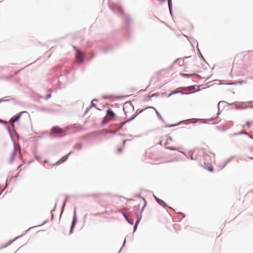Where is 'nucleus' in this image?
Masks as SVG:
<instances>
[{
    "mask_svg": "<svg viewBox=\"0 0 253 253\" xmlns=\"http://www.w3.org/2000/svg\"><path fill=\"white\" fill-rule=\"evenodd\" d=\"M73 47L76 50V61L79 64H83L85 61L90 60L95 56V54L93 52L91 51L89 53H88L86 51H84L82 52L80 49L77 48L76 46L73 45Z\"/></svg>",
    "mask_w": 253,
    "mask_h": 253,
    "instance_id": "nucleus-1",
    "label": "nucleus"
},
{
    "mask_svg": "<svg viewBox=\"0 0 253 253\" xmlns=\"http://www.w3.org/2000/svg\"><path fill=\"white\" fill-rule=\"evenodd\" d=\"M131 20V19L130 16L125 15L123 29L124 30V34L126 38H129L130 36L129 29L130 28Z\"/></svg>",
    "mask_w": 253,
    "mask_h": 253,
    "instance_id": "nucleus-2",
    "label": "nucleus"
},
{
    "mask_svg": "<svg viewBox=\"0 0 253 253\" xmlns=\"http://www.w3.org/2000/svg\"><path fill=\"white\" fill-rule=\"evenodd\" d=\"M147 108H149L154 109L158 119H160L164 124H166V122L163 119L162 115L160 114V113L158 112V111L155 107L150 106H148ZM180 122L178 124H176L166 125V127H174V126H178L179 125V124H180Z\"/></svg>",
    "mask_w": 253,
    "mask_h": 253,
    "instance_id": "nucleus-3",
    "label": "nucleus"
},
{
    "mask_svg": "<svg viewBox=\"0 0 253 253\" xmlns=\"http://www.w3.org/2000/svg\"><path fill=\"white\" fill-rule=\"evenodd\" d=\"M233 104V103L230 104L225 101H220L217 104L218 112L217 113V116L214 118H211L208 119V120L209 121H212L216 120V119L218 117V116L220 114L219 109H220V106L224 108L226 105L230 106V105H232Z\"/></svg>",
    "mask_w": 253,
    "mask_h": 253,
    "instance_id": "nucleus-4",
    "label": "nucleus"
},
{
    "mask_svg": "<svg viewBox=\"0 0 253 253\" xmlns=\"http://www.w3.org/2000/svg\"><path fill=\"white\" fill-rule=\"evenodd\" d=\"M65 130L62 129L59 126H53L51 129L50 131L52 133H59L61 134V136H65L67 134V131L68 130V128L67 127H65Z\"/></svg>",
    "mask_w": 253,
    "mask_h": 253,
    "instance_id": "nucleus-5",
    "label": "nucleus"
},
{
    "mask_svg": "<svg viewBox=\"0 0 253 253\" xmlns=\"http://www.w3.org/2000/svg\"><path fill=\"white\" fill-rule=\"evenodd\" d=\"M33 227H30L29 228H28L27 230H26L25 231L24 233H23V234H21L20 235H19V236L16 237L15 238H14V239H13L12 240H10L9 241H8V242H7L6 245H5L2 246L1 247H0V250L2 249H3L4 248H6L7 246L10 245L14 241H15L16 240L18 239V238L22 237L25 234H26L29 231H30L32 228H33Z\"/></svg>",
    "mask_w": 253,
    "mask_h": 253,
    "instance_id": "nucleus-6",
    "label": "nucleus"
},
{
    "mask_svg": "<svg viewBox=\"0 0 253 253\" xmlns=\"http://www.w3.org/2000/svg\"><path fill=\"white\" fill-rule=\"evenodd\" d=\"M23 114H27L29 115L28 112L26 111L21 112L16 114L15 116L12 117L10 119V122L11 123L17 122L19 120L20 118H21V117Z\"/></svg>",
    "mask_w": 253,
    "mask_h": 253,
    "instance_id": "nucleus-7",
    "label": "nucleus"
},
{
    "mask_svg": "<svg viewBox=\"0 0 253 253\" xmlns=\"http://www.w3.org/2000/svg\"><path fill=\"white\" fill-rule=\"evenodd\" d=\"M10 137L11 140L12 141V143H13V146H14V144H16L15 142V140H18L19 139V138H20L18 133L16 131L15 128H13L12 129V132L11 134V135H10Z\"/></svg>",
    "mask_w": 253,
    "mask_h": 253,
    "instance_id": "nucleus-8",
    "label": "nucleus"
},
{
    "mask_svg": "<svg viewBox=\"0 0 253 253\" xmlns=\"http://www.w3.org/2000/svg\"><path fill=\"white\" fill-rule=\"evenodd\" d=\"M181 76L182 77L187 78H191V77H194V76L197 79H202L204 78L202 77L200 75H199V74H197L196 73L186 74V73H182L181 74Z\"/></svg>",
    "mask_w": 253,
    "mask_h": 253,
    "instance_id": "nucleus-9",
    "label": "nucleus"
},
{
    "mask_svg": "<svg viewBox=\"0 0 253 253\" xmlns=\"http://www.w3.org/2000/svg\"><path fill=\"white\" fill-rule=\"evenodd\" d=\"M113 47L111 45H105L102 47V51L104 54H107L112 52Z\"/></svg>",
    "mask_w": 253,
    "mask_h": 253,
    "instance_id": "nucleus-10",
    "label": "nucleus"
},
{
    "mask_svg": "<svg viewBox=\"0 0 253 253\" xmlns=\"http://www.w3.org/2000/svg\"><path fill=\"white\" fill-rule=\"evenodd\" d=\"M78 221V218L76 214V209H74L72 221L71 224V227L75 228Z\"/></svg>",
    "mask_w": 253,
    "mask_h": 253,
    "instance_id": "nucleus-11",
    "label": "nucleus"
},
{
    "mask_svg": "<svg viewBox=\"0 0 253 253\" xmlns=\"http://www.w3.org/2000/svg\"><path fill=\"white\" fill-rule=\"evenodd\" d=\"M112 10L114 12L117 13L119 14H123V10L121 6H115V7L112 8Z\"/></svg>",
    "mask_w": 253,
    "mask_h": 253,
    "instance_id": "nucleus-12",
    "label": "nucleus"
},
{
    "mask_svg": "<svg viewBox=\"0 0 253 253\" xmlns=\"http://www.w3.org/2000/svg\"><path fill=\"white\" fill-rule=\"evenodd\" d=\"M154 197L155 198V201L158 204H159L164 208H166L167 206V204L163 200L159 199L155 195H154Z\"/></svg>",
    "mask_w": 253,
    "mask_h": 253,
    "instance_id": "nucleus-13",
    "label": "nucleus"
},
{
    "mask_svg": "<svg viewBox=\"0 0 253 253\" xmlns=\"http://www.w3.org/2000/svg\"><path fill=\"white\" fill-rule=\"evenodd\" d=\"M201 166L203 167H204L206 169L208 170L210 172H213V168L212 166L211 165H209L207 164L206 162H204L203 165L201 164Z\"/></svg>",
    "mask_w": 253,
    "mask_h": 253,
    "instance_id": "nucleus-14",
    "label": "nucleus"
},
{
    "mask_svg": "<svg viewBox=\"0 0 253 253\" xmlns=\"http://www.w3.org/2000/svg\"><path fill=\"white\" fill-rule=\"evenodd\" d=\"M194 152L195 151L194 150H190L188 153L189 156H187L185 152H182V153L183 155H184L187 158V159H189V158H190L191 160H194L197 159V156H196L195 158L193 157V154Z\"/></svg>",
    "mask_w": 253,
    "mask_h": 253,
    "instance_id": "nucleus-15",
    "label": "nucleus"
},
{
    "mask_svg": "<svg viewBox=\"0 0 253 253\" xmlns=\"http://www.w3.org/2000/svg\"><path fill=\"white\" fill-rule=\"evenodd\" d=\"M106 115L108 116H110L114 119L117 117V115L114 113V112L112 109L109 108H108L106 110Z\"/></svg>",
    "mask_w": 253,
    "mask_h": 253,
    "instance_id": "nucleus-16",
    "label": "nucleus"
},
{
    "mask_svg": "<svg viewBox=\"0 0 253 253\" xmlns=\"http://www.w3.org/2000/svg\"><path fill=\"white\" fill-rule=\"evenodd\" d=\"M16 152H17L16 146V144H14V149H13V152L11 155V157L9 159L10 163H13L14 159L15 154L16 153Z\"/></svg>",
    "mask_w": 253,
    "mask_h": 253,
    "instance_id": "nucleus-17",
    "label": "nucleus"
},
{
    "mask_svg": "<svg viewBox=\"0 0 253 253\" xmlns=\"http://www.w3.org/2000/svg\"><path fill=\"white\" fill-rule=\"evenodd\" d=\"M68 198H69L68 196H66L65 199H64V200L63 202V203L62 205V207H61V212H60V215L62 214V213L63 212V211H64V208H65V207L66 205V203L68 201Z\"/></svg>",
    "mask_w": 253,
    "mask_h": 253,
    "instance_id": "nucleus-18",
    "label": "nucleus"
},
{
    "mask_svg": "<svg viewBox=\"0 0 253 253\" xmlns=\"http://www.w3.org/2000/svg\"><path fill=\"white\" fill-rule=\"evenodd\" d=\"M241 134H245V135H248V133L247 132H246L245 131L242 130L238 132H235L233 134H230V136H237V135H241Z\"/></svg>",
    "mask_w": 253,
    "mask_h": 253,
    "instance_id": "nucleus-19",
    "label": "nucleus"
},
{
    "mask_svg": "<svg viewBox=\"0 0 253 253\" xmlns=\"http://www.w3.org/2000/svg\"><path fill=\"white\" fill-rule=\"evenodd\" d=\"M2 124L4 125V126L5 127V128H6V130H7V132L10 136L12 132V130L10 129L9 126L7 125L6 122H5V121H4V123H2Z\"/></svg>",
    "mask_w": 253,
    "mask_h": 253,
    "instance_id": "nucleus-20",
    "label": "nucleus"
},
{
    "mask_svg": "<svg viewBox=\"0 0 253 253\" xmlns=\"http://www.w3.org/2000/svg\"><path fill=\"white\" fill-rule=\"evenodd\" d=\"M197 91H195V92H193V93L197 92ZM181 93L182 94H190V93H192V92H191V93L181 92L180 91H175H175H173V92H172L171 93H170V94H169L168 95V97H169L171 95H172L173 94H175L176 93Z\"/></svg>",
    "mask_w": 253,
    "mask_h": 253,
    "instance_id": "nucleus-21",
    "label": "nucleus"
},
{
    "mask_svg": "<svg viewBox=\"0 0 253 253\" xmlns=\"http://www.w3.org/2000/svg\"><path fill=\"white\" fill-rule=\"evenodd\" d=\"M184 36L187 38V39L189 40L191 45L194 48V44L196 40L193 38H190V37H188L187 36Z\"/></svg>",
    "mask_w": 253,
    "mask_h": 253,
    "instance_id": "nucleus-22",
    "label": "nucleus"
},
{
    "mask_svg": "<svg viewBox=\"0 0 253 253\" xmlns=\"http://www.w3.org/2000/svg\"><path fill=\"white\" fill-rule=\"evenodd\" d=\"M140 206L139 204L133 207V211L135 214L137 213H139L138 212L140 211Z\"/></svg>",
    "mask_w": 253,
    "mask_h": 253,
    "instance_id": "nucleus-23",
    "label": "nucleus"
},
{
    "mask_svg": "<svg viewBox=\"0 0 253 253\" xmlns=\"http://www.w3.org/2000/svg\"><path fill=\"white\" fill-rule=\"evenodd\" d=\"M234 156H231V157H230L229 158H228V159H227L225 161V162H224V164L221 167V169H224L226 166L231 161V160L234 158Z\"/></svg>",
    "mask_w": 253,
    "mask_h": 253,
    "instance_id": "nucleus-24",
    "label": "nucleus"
},
{
    "mask_svg": "<svg viewBox=\"0 0 253 253\" xmlns=\"http://www.w3.org/2000/svg\"><path fill=\"white\" fill-rule=\"evenodd\" d=\"M47 112L50 113H58L60 112V110L54 109H48Z\"/></svg>",
    "mask_w": 253,
    "mask_h": 253,
    "instance_id": "nucleus-25",
    "label": "nucleus"
},
{
    "mask_svg": "<svg viewBox=\"0 0 253 253\" xmlns=\"http://www.w3.org/2000/svg\"><path fill=\"white\" fill-rule=\"evenodd\" d=\"M119 126L118 124H110L109 125V127L111 129H114V130H117V131H118L120 129H117V126Z\"/></svg>",
    "mask_w": 253,
    "mask_h": 253,
    "instance_id": "nucleus-26",
    "label": "nucleus"
},
{
    "mask_svg": "<svg viewBox=\"0 0 253 253\" xmlns=\"http://www.w3.org/2000/svg\"><path fill=\"white\" fill-rule=\"evenodd\" d=\"M74 148L80 150L82 148V144L81 143H77L74 145Z\"/></svg>",
    "mask_w": 253,
    "mask_h": 253,
    "instance_id": "nucleus-27",
    "label": "nucleus"
},
{
    "mask_svg": "<svg viewBox=\"0 0 253 253\" xmlns=\"http://www.w3.org/2000/svg\"><path fill=\"white\" fill-rule=\"evenodd\" d=\"M126 124V122H125V121L121 122L120 124H118L119 126H117V129H123L124 126Z\"/></svg>",
    "mask_w": 253,
    "mask_h": 253,
    "instance_id": "nucleus-28",
    "label": "nucleus"
},
{
    "mask_svg": "<svg viewBox=\"0 0 253 253\" xmlns=\"http://www.w3.org/2000/svg\"><path fill=\"white\" fill-rule=\"evenodd\" d=\"M249 108H253V107H249V106H242V107H239V106H235V109H237V110H243V109H247Z\"/></svg>",
    "mask_w": 253,
    "mask_h": 253,
    "instance_id": "nucleus-29",
    "label": "nucleus"
},
{
    "mask_svg": "<svg viewBox=\"0 0 253 253\" xmlns=\"http://www.w3.org/2000/svg\"><path fill=\"white\" fill-rule=\"evenodd\" d=\"M126 220L129 224H130L131 225H132L134 223V219L133 217H128L127 219H126Z\"/></svg>",
    "mask_w": 253,
    "mask_h": 253,
    "instance_id": "nucleus-30",
    "label": "nucleus"
},
{
    "mask_svg": "<svg viewBox=\"0 0 253 253\" xmlns=\"http://www.w3.org/2000/svg\"><path fill=\"white\" fill-rule=\"evenodd\" d=\"M198 52H199V57L200 58H201L204 62H205V63H208L207 62V61H206L205 59L204 58V56H203L202 54L201 53L200 49L199 48H198Z\"/></svg>",
    "mask_w": 253,
    "mask_h": 253,
    "instance_id": "nucleus-31",
    "label": "nucleus"
},
{
    "mask_svg": "<svg viewBox=\"0 0 253 253\" xmlns=\"http://www.w3.org/2000/svg\"><path fill=\"white\" fill-rule=\"evenodd\" d=\"M147 107H145L143 109H137L136 112L135 113V114H137V116H138L139 114L141 113L142 112H143L146 109H147Z\"/></svg>",
    "mask_w": 253,
    "mask_h": 253,
    "instance_id": "nucleus-32",
    "label": "nucleus"
},
{
    "mask_svg": "<svg viewBox=\"0 0 253 253\" xmlns=\"http://www.w3.org/2000/svg\"><path fill=\"white\" fill-rule=\"evenodd\" d=\"M109 122L108 121H107L105 118H104L101 122V126H103L107 124Z\"/></svg>",
    "mask_w": 253,
    "mask_h": 253,
    "instance_id": "nucleus-33",
    "label": "nucleus"
},
{
    "mask_svg": "<svg viewBox=\"0 0 253 253\" xmlns=\"http://www.w3.org/2000/svg\"><path fill=\"white\" fill-rule=\"evenodd\" d=\"M167 149H169L170 150H172V151H174V150H178L179 148H176V147H173V146H169V147H167L166 148Z\"/></svg>",
    "mask_w": 253,
    "mask_h": 253,
    "instance_id": "nucleus-34",
    "label": "nucleus"
},
{
    "mask_svg": "<svg viewBox=\"0 0 253 253\" xmlns=\"http://www.w3.org/2000/svg\"><path fill=\"white\" fill-rule=\"evenodd\" d=\"M168 7H169L170 15L172 17V19H173V15L172 13V5H171L170 6H168Z\"/></svg>",
    "mask_w": 253,
    "mask_h": 253,
    "instance_id": "nucleus-35",
    "label": "nucleus"
},
{
    "mask_svg": "<svg viewBox=\"0 0 253 253\" xmlns=\"http://www.w3.org/2000/svg\"><path fill=\"white\" fill-rule=\"evenodd\" d=\"M136 219L141 220L142 217V213H139L135 214Z\"/></svg>",
    "mask_w": 253,
    "mask_h": 253,
    "instance_id": "nucleus-36",
    "label": "nucleus"
},
{
    "mask_svg": "<svg viewBox=\"0 0 253 253\" xmlns=\"http://www.w3.org/2000/svg\"><path fill=\"white\" fill-rule=\"evenodd\" d=\"M56 203L55 204L54 207V208H53V209L50 211V214H51V219H53V212L55 210V209H56Z\"/></svg>",
    "mask_w": 253,
    "mask_h": 253,
    "instance_id": "nucleus-37",
    "label": "nucleus"
},
{
    "mask_svg": "<svg viewBox=\"0 0 253 253\" xmlns=\"http://www.w3.org/2000/svg\"><path fill=\"white\" fill-rule=\"evenodd\" d=\"M137 116V114L134 113L131 116V118L128 120V122H131V121L133 120Z\"/></svg>",
    "mask_w": 253,
    "mask_h": 253,
    "instance_id": "nucleus-38",
    "label": "nucleus"
},
{
    "mask_svg": "<svg viewBox=\"0 0 253 253\" xmlns=\"http://www.w3.org/2000/svg\"><path fill=\"white\" fill-rule=\"evenodd\" d=\"M67 160V158L66 157H64V156L62 157L61 159L59 160L60 161V163H62L65 162Z\"/></svg>",
    "mask_w": 253,
    "mask_h": 253,
    "instance_id": "nucleus-39",
    "label": "nucleus"
},
{
    "mask_svg": "<svg viewBox=\"0 0 253 253\" xmlns=\"http://www.w3.org/2000/svg\"><path fill=\"white\" fill-rule=\"evenodd\" d=\"M47 222H48V219H46V220H44L43 221V222L42 223H41V224H39V225H36V226H34L33 228H35V227H38V226H42V225H44L45 223H46Z\"/></svg>",
    "mask_w": 253,
    "mask_h": 253,
    "instance_id": "nucleus-40",
    "label": "nucleus"
},
{
    "mask_svg": "<svg viewBox=\"0 0 253 253\" xmlns=\"http://www.w3.org/2000/svg\"><path fill=\"white\" fill-rule=\"evenodd\" d=\"M43 137L42 135H40V136H33L32 138L34 139H35L36 140L39 139H42V138Z\"/></svg>",
    "mask_w": 253,
    "mask_h": 253,
    "instance_id": "nucleus-41",
    "label": "nucleus"
},
{
    "mask_svg": "<svg viewBox=\"0 0 253 253\" xmlns=\"http://www.w3.org/2000/svg\"><path fill=\"white\" fill-rule=\"evenodd\" d=\"M70 69H65L63 70L64 74L67 75L70 73Z\"/></svg>",
    "mask_w": 253,
    "mask_h": 253,
    "instance_id": "nucleus-42",
    "label": "nucleus"
},
{
    "mask_svg": "<svg viewBox=\"0 0 253 253\" xmlns=\"http://www.w3.org/2000/svg\"><path fill=\"white\" fill-rule=\"evenodd\" d=\"M9 101V99H5L4 97L1 98L0 99V103L3 102H7Z\"/></svg>",
    "mask_w": 253,
    "mask_h": 253,
    "instance_id": "nucleus-43",
    "label": "nucleus"
},
{
    "mask_svg": "<svg viewBox=\"0 0 253 253\" xmlns=\"http://www.w3.org/2000/svg\"><path fill=\"white\" fill-rule=\"evenodd\" d=\"M117 132V130H114V129H111V130H110V134H115Z\"/></svg>",
    "mask_w": 253,
    "mask_h": 253,
    "instance_id": "nucleus-44",
    "label": "nucleus"
},
{
    "mask_svg": "<svg viewBox=\"0 0 253 253\" xmlns=\"http://www.w3.org/2000/svg\"><path fill=\"white\" fill-rule=\"evenodd\" d=\"M134 196L135 197H138V198H140L141 199H142V198H143V197H142L141 196V194L140 193H136V194H134Z\"/></svg>",
    "mask_w": 253,
    "mask_h": 253,
    "instance_id": "nucleus-45",
    "label": "nucleus"
},
{
    "mask_svg": "<svg viewBox=\"0 0 253 253\" xmlns=\"http://www.w3.org/2000/svg\"><path fill=\"white\" fill-rule=\"evenodd\" d=\"M90 107H94L95 108H96L97 109L99 110V109L97 107V105L96 104L94 103L93 102H91V105H90Z\"/></svg>",
    "mask_w": 253,
    "mask_h": 253,
    "instance_id": "nucleus-46",
    "label": "nucleus"
},
{
    "mask_svg": "<svg viewBox=\"0 0 253 253\" xmlns=\"http://www.w3.org/2000/svg\"><path fill=\"white\" fill-rule=\"evenodd\" d=\"M245 126H247L248 127H250L251 126V122L250 121H247Z\"/></svg>",
    "mask_w": 253,
    "mask_h": 253,
    "instance_id": "nucleus-47",
    "label": "nucleus"
},
{
    "mask_svg": "<svg viewBox=\"0 0 253 253\" xmlns=\"http://www.w3.org/2000/svg\"><path fill=\"white\" fill-rule=\"evenodd\" d=\"M238 84L237 82H231L229 83H228L227 84L228 85H236Z\"/></svg>",
    "mask_w": 253,
    "mask_h": 253,
    "instance_id": "nucleus-48",
    "label": "nucleus"
},
{
    "mask_svg": "<svg viewBox=\"0 0 253 253\" xmlns=\"http://www.w3.org/2000/svg\"><path fill=\"white\" fill-rule=\"evenodd\" d=\"M197 86L195 85H190V86H188L187 87V88L189 89H194V88H195Z\"/></svg>",
    "mask_w": 253,
    "mask_h": 253,
    "instance_id": "nucleus-49",
    "label": "nucleus"
},
{
    "mask_svg": "<svg viewBox=\"0 0 253 253\" xmlns=\"http://www.w3.org/2000/svg\"><path fill=\"white\" fill-rule=\"evenodd\" d=\"M51 96V94L50 93H47L45 95V99L46 100L49 99Z\"/></svg>",
    "mask_w": 253,
    "mask_h": 253,
    "instance_id": "nucleus-50",
    "label": "nucleus"
},
{
    "mask_svg": "<svg viewBox=\"0 0 253 253\" xmlns=\"http://www.w3.org/2000/svg\"><path fill=\"white\" fill-rule=\"evenodd\" d=\"M126 239H125L123 242V246L121 248V249L119 250V252L118 253H119L122 250L124 246H125V244H126Z\"/></svg>",
    "mask_w": 253,
    "mask_h": 253,
    "instance_id": "nucleus-51",
    "label": "nucleus"
},
{
    "mask_svg": "<svg viewBox=\"0 0 253 253\" xmlns=\"http://www.w3.org/2000/svg\"><path fill=\"white\" fill-rule=\"evenodd\" d=\"M34 157H35V159L36 160H37V161H40V159H41V157H40V156H39V155H35V156H34Z\"/></svg>",
    "mask_w": 253,
    "mask_h": 253,
    "instance_id": "nucleus-52",
    "label": "nucleus"
},
{
    "mask_svg": "<svg viewBox=\"0 0 253 253\" xmlns=\"http://www.w3.org/2000/svg\"><path fill=\"white\" fill-rule=\"evenodd\" d=\"M73 153V151L69 152L67 155L64 156V157H66L67 159L68 158V157L72 154Z\"/></svg>",
    "mask_w": 253,
    "mask_h": 253,
    "instance_id": "nucleus-53",
    "label": "nucleus"
},
{
    "mask_svg": "<svg viewBox=\"0 0 253 253\" xmlns=\"http://www.w3.org/2000/svg\"><path fill=\"white\" fill-rule=\"evenodd\" d=\"M103 131L104 132V133L105 134H110V130H106V129H103Z\"/></svg>",
    "mask_w": 253,
    "mask_h": 253,
    "instance_id": "nucleus-54",
    "label": "nucleus"
},
{
    "mask_svg": "<svg viewBox=\"0 0 253 253\" xmlns=\"http://www.w3.org/2000/svg\"><path fill=\"white\" fill-rule=\"evenodd\" d=\"M237 83H238V84H243L244 83H246V81H245L244 80H242V81L237 82Z\"/></svg>",
    "mask_w": 253,
    "mask_h": 253,
    "instance_id": "nucleus-55",
    "label": "nucleus"
},
{
    "mask_svg": "<svg viewBox=\"0 0 253 253\" xmlns=\"http://www.w3.org/2000/svg\"><path fill=\"white\" fill-rule=\"evenodd\" d=\"M142 200L144 201L143 206H144V207H146V206H147V202H146L145 199L143 197Z\"/></svg>",
    "mask_w": 253,
    "mask_h": 253,
    "instance_id": "nucleus-56",
    "label": "nucleus"
},
{
    "mask_svg": "<svg viewBox=\"0 0 253 253\" xmlns=\"http://www.w3.org/2000/svg\"><path fill=\"white\" fill-rule=\"evenodd\" d=\"M92 45V43L90 42H86V46L88 47H90Z\"/></svg>",
    "mask_w": 253,
    "mask_h": 253,
    "instance_id": "nucleus-57",
    "label": "nucleus"
},
{
    "mask_svg": "<svg viewBox=\"0 0 253 253\" xmlns=\"http://www.w3.org/2000/svg\"><path fill=\"white\" fill-rule=\"evenodd\" d=\"M168 0V6H171L172 5V0Z\"/></svg>",
    "mask_w": 253,
    "mask_h": 253,
    "instance_id": "nucleus-58",
    "label": "nucleus"
},
{
    "mask_svg": "<svg viewBox=\"0 0 253 253\" xmlns=\"http://www.w3.org/2000/svg\"><path fill=\"white\" fill-rule=\"evenodd\" d=\"M117 151L119 153H121L123 151V148L122 147H119L117 148Z\"/></svg>",
    "mask_w": 253,
    "mask_h": 253,
    "instance_id": "nucleus-59",
    "label": "nucleus"
},
{
    "mask_svg": "<svg viewBox=\"0 0 253 253\" xmlns=\"http://www.w3.org/2000/svg\"><path fill=\"white\" fill-rule=\"evenodd\" d=\"M74 228H72V227L70 226V231H69L70 234H71L73 232V230H74Z\"/></svg>",
    "mask_w": 253,
    "mask_h": 253,
    "instance_id": "nucleus-60",
    "label": "nucleus"
},
{
    "mask_svg": "<svg viewBox=\"0 0 253 253\" xmlns=\"http://www.w3.org/2000/svg\"><path fill=\"white\" fill-rule=\"evenodd\" d=\"M109 97L108 95H104L102 96V98L103 99H107Z\"/></svg>",
    "mask_w": 253,
    "mask_h": 253,
    "instance_id": "nucleus-61",
    "label": "nucleus"
},
{
    "mask_svg": "<svg viewBox=\"0 0 253 253\" xmlns=\"http://www.w3.org/2000/svg\"><path fill=\"white\" fill-rule=\"evenodd\" d=\"M140 221H141V220L136 219V221H135V224H134V225L138 226V224H139V223H140Z\"/></svg>",
    "mask_w": 253,
    "mask_h": 253,
    "instance_id": "nucleus-62",
    "label": "nucleus"
},
{
    "mask_svg": "<svg viewBox=\"0 0 253 253\" xmlns=\"http://www.w3.org/2000/svg\"><path fill=\"white\" fill-rule=\"evenodd\" d=\"M137 225H134L133 226V232L136 231V230H137Z\"/></svg>",
    "mask_w": 253,
    "mask_h": 253,
    "instance_id": "nucleus-63",
    "label": "nucleus"
},
{
    "mask_svg": "<svg viewBox=\"0 0 253 253\" xmlns=\"http://www.w3.org/2000/svg\"><path fill=\"white\" fill-rule=\"evenodd\" d=\"M179 214H180V215H182L183 218H184L186 216L185 214L183 213V212H179Z\"/></svg>",
    "mask_w": 253,
    "mask_h": 253,
    "instance_id": "nucleus-64",
    "label": "nucleus"
}]
</instances>
